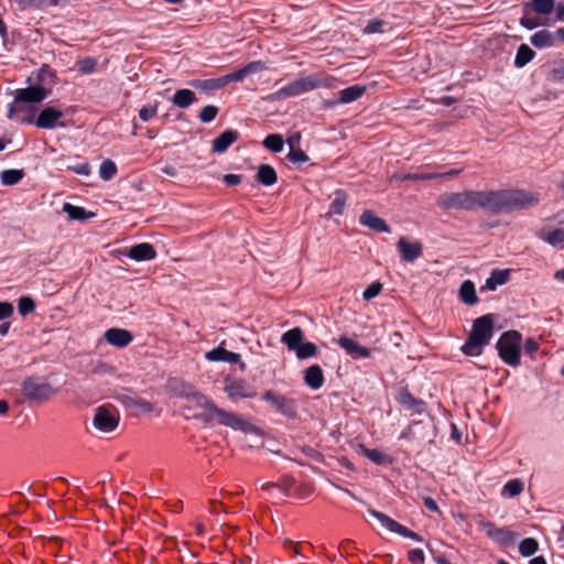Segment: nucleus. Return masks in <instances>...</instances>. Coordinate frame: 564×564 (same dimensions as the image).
<instances>
[{"label":"nucleus","mask_w":564,"mask_h":564,"mask_svg":"<svg viewBox=\"0 0 564 564\" xmlns=\"http://www.w3.org/2000/svg\"><path fill=\"white\" fill-rule=\"evenodd\" d=\"M531 10H529V4L523 6V15L520 19V25L525 28L527 30H533L538 26L543 25V22L540 18L530 17Z\"/></svg>","instance_id":"obj_43"},{"label":"nucleus","mask_w":564,"mask_h":564,"mask_svg":"<svg viewBox=\"0 0 564 564\" xmlns=\"http://www.w3.org/2000/svg\"><path fill=\"white\" fill-rule=\"evenodd\" d=\"M104 337L108 344L118 348L127 347L133 340L129 330L116 327L107 329Z\"/></svg>","instance_id":"obj_19"},{"label":"nucleus","mask_w":564,"mask_h":564,"mask_svg":"<svg viewBox=\"0 0 564 564\" xmlns=\"http://www.w3.org/2000/svg\"><path fill=\"white\" fill-rule=\"evenodd\" d=\"M66 170L84 176H88L91 173V167L87 161L67 165Z\"/></svg>","instance_id":"obj_54"},{"label":"nucleus","mask_w":564,"mask_h":564,"mask_svg":"<svg viewBox=\"0 0 564 564\" xmlns=\"http://www.w3.org/2000/svg\"><path fill=\"white\" fill-rule=\"evenodd\" d=\"M423 503H424L425 508L427 510L432 511V512H438L440 511V508H438L436 501L433 498H431V497H425L423 499Z\"/></svg>","instance_id":"obj_64"},{"label":"nucleus","mask_w":564,"mask_h":564,"mask_svg":"<svg viewBox=\"0 0 564 564\" xmlns=\"http://www.w3.org/2000/svg\"><path fill=\"white\" fill-rule=\"evenodd\" d=\"M524 490V482L519 478L510 479L502 487L501 496L505 498H514Z\"/></svg>","instance_id":"obj_35"},{"label":"nucleus","mask_w":564,"mask_h":564,"mask_svg":"<svg viewBox=\"0 0 564 564\" xmlns=\"http://www.w3.org/2000/svg\"><path fill=\"white\" fill-rule=\"evenodd\" d=\"M55 73L48 65H43L37 73V85H51L54 84Z\"/></svg>","instance_id":"obj_46"},{"label":"nucleus","mask_w":564,"mask_h":564,"mask_svg":"<svg viewBox=\"0 0 564 564\" xmlns=\"http://www.w3.org/2000/svg\"><path fill=\"white\" fill-rule=\"evenodd\" d=\"M527 4H529V10L541 15L550 14L555 8L554 0H530Z\"/></svg>","instance_id":"obj_37"},{"label":"nucleus","mask_w":564,"mask_h":564,"mask_svg":"<svg viewBox=\"0 0 564 564\" xmlns=\"http://www.w3.org/2000/svg\"><path fill=\"white\" fill-rule=\"evenodd\" d=\"M486 534L501 544H509L512 541V532L506 528H498L492 522L482 523Z\"/></svg>","instance_id":"obj_21"},{"label":"nucleus","mask_w":564,"mask_h":564,"mask_svg":"<svg viewBox=\"0 0 564 564\" xmlns=\"http://www.w3.org/2000/svg\"><path fill=\"white\" fill-rule=\"evenodd\" d=\"M261 399L270 403L278 413L290 420L297 417V401L273 390L265 391Z\"/></svg>","instance_id":"obj_8"},{"label":"nucleus","mask_w":564,"mask_h":564,"mask_svg":"<svg viewBox=\"0 0 564 564\" xmlns=\"http://www.w3.org/2000/svg\"><path fill=\"white\" fill-rule=\"evenodd\" d=\"M397 403L412 415L426 412L427 404L424 400L415 398L406 387H400L394 397Z\"/></svg>","instance_id":"obj_10"},{"label":"nucleus","mask_w":564,"mask_h":564,"mask_svg":"<svg viewBox=\"0 0 564 564\" xmlns=\"http://www.w3.org/2000/svg\"><path fill=\"white\" fill-rule=\"evenodd\" d=\"M543 240L553 247H557L564 243V228L554 229L547 232Z\"/></svg>","instance_id":"obj_48"},{"label":"nucleus","mask_w":564,"mask_h":564,"mask_svg":"<svg viewBox=\"0 0 564 564\" xmlns=\"http://www.w3.org/2000/svg\"><path fill=\"white\" fill-rule=\"evenodd\" d=\"M408 560L412 564H423L425 561V556L421 549H412L408 553Z\"/></svg>","instance_id":"obj_59"},{"label":"nucleus","mask_w":564,"mask_h":564,"mask_svg":"<svg viewBox=\"0 0 564 564\" xmlns=\"http://www.w3.org/2000/svg\"><path fill=\"white\" fill-rule=\"evenodd\" d=\"M63 212L66 213L68 218L72 220L84 221L93 216V214L87 213L85 208L72 205L70 203H65L63 205Z\"/></svg>","instance_id":"obj_36"},{"label":"nucleus","mask_w":564,"mask_h":564,"mask_svg":"<svg viewBox=\"0 0 564 564\" xmlns=\"http://www.w3.org/2000/svg\"><path fill=\"white\" fill-rule=\"evenodd\" d=\"M25 112V116H29L30 113L35 115V108L30 106L29 104H19L17 108H14V100L9 105L8 108V118L9 119H15L21 122V119L23 117H20V113Z\"/></svg>","instance_id":"obj_39"},{"label":"nucleus","mask_w":564,"mask_h":564,"mask_svg":"<svg viewBox=\"0 0 564 564\" xmlns=\"http://www.w3.org/2000/svg\"><path fill=\"white\" fill-rule=\"evenodd\" d=\"M158 101H155L153 105H149V106H143L140 110H139V117L142 121L147 122L149 120H151L152 118H154L158 113Z\"/></svg>","instance_id":"obj_53"},{"label":"nucleus","mask_w":564,"mask_h":564,"mask_svg":"<svg viewBox=\"0 0 564 564\" xmlns=\"http://www.w3.org/2000/svg\"><path fill=\"white\" fill-rule=\"evenodd\" d=\"M118 423L119 415L116 413L115 409L107 405L97 408L93 420V424L97 430L101 432H111L118 426Z\"/></svg>","instance_id":"obj_11"},{"label":"nucleus","mask_w":564,"mask_h":564,"mask_svg":"<svg viewBox=\"0 0 564 564\" xmlns=\"http://www.w3.org/2000/svg\"><path fill=\"white\" fill-rule=\"evenodd\" d=\"M334 195L335 197L330 204V213L335 215H343L348 195L344 189H336Z\"/></svg>","instance_id":"obj_38"},{"label":"nucleus","mask_w":564,"mask_h":564,"mask_svg":"<svg viewBox=\"0 0 564 564\" xmlns=\"http://www.w3.org/2000/svg\"><path fill=\"white\" fill-rule=\"evenodd\" d=\"M21 11L43 10L51 7H57L63 0H13Z\"/></svg>","instance_id":"obj_25"},{"label":"nucleus","mask_w":564,"mask_h":564,"mask_svg":"<svg viewBox=\"0 0 564 564\" xmlns=\"http://www.w3.org/2000/svg\"><path fill=\"white\" fill-rule=\"evenodd\" d=\"M189 86H192L195 89H198L204 94H209L212 91L224 88L220 77L210 79H192L189 82Z\"/></svg>","instance_id":"obj_30"},{"label":"nucleus","mask_w":564,"mask_h":564,"mask_svg":"<svg viewBox=\"0 0 564 564\" xmlns=\"http://www.w3.org/2000/svg\"><path fill=\"white\" fill-rule=\"evenodd\" d=\"M257 180L264 186H272L278 181V174L271 165L261 164L258 167Z\"/></svg>","instance_id":"obj_32"},{"label":"nucleus","mask_w":564,"mask_h":564,"mask_svg":"<svg viewBox=\"0 0 564 564\" xmlns=\"http://www.w3.org/2000/svg\"><path fill=\"white\" fill-rule=\"evenodd\" d=\"M21 392L30 403H44L52 398L55 390L42 378L31 376L22 381Z\"/></svg>","instance_id":"obj_6"},{"label":"nucleus","mask_w":564,"mask_h":564,"mask_svg":"<svg viewBox=\"0 0 564 564\" xmlns=\"http://www.w3.org/2000/svg\"><path fill=\"white\" fill-rule=\"evenodd\" d=\"M494 336V316L485 314L473 322L471 330L462 347L466 356L476 357L482 354Z\"/></svg>","instance_id":"obj_3"},{"label":"nucleus","mask_w":564,"mask_h":564,"mask_svg":"<svg viewBox=\"0 0 564 564\" xmlns=\"http://www.w3.org/2000/svg\"><path fill=\"white\" fill-rule=\"evenodd\" d=\"M241 178H242V176L238 175V174H225L223 177V181L228 186H236L241 183Z\"/></svg>","instance_id":"obj_63"},{"label":"nucleus","mask_w":564,"mask_h":564,"mask_svg":"<svg viewBox=\"0 0 564 564\" xmlns=\"http://www.w3.org/2000/svg\"><path fill=\"white\" fill-rule=\"evenodd\" d=\"M383 24H384V22L380 19L370 20V21H368L367 25L365 26L364 32L367 34L382 32Z\"/></svg>","instance_id":"obj_57"},{"label":"nucleus","mask_w":564,"mask_h":564,"mask_svg":"<svg viewBox=\"0 0 564 564\" xmlns=\"http://www.w3.org/2000/svg\"><path fill=\"white\" fill-rule=\"evenodd\" d=\"M97 61L94 57H84L77 62V69L80 74H93L96 70Z\"/></svg>","instance_id":"obj_51"},{"label":"nucleus","mask_w":564,"mask_h":564,"mask_svg":"<svg viewBox=\"0 0 564 564\" xmlns=\"http://www.w3.org/2000/svg\"><path fill=\"white\" fill-rule=\"evenodd\" d=\"M224 390L231 400L248 399L254 395L243 380L226 379Z\"/></svg>","instance_id":"obj_18"},{"label":"nucleus","mask_w":564,"mask_h":564,"mask_svg":"<svg viewBox=\"0 0 564 564\" xmlns=\"http://www.w3.org/2000/svg\"><path fill=\"white\" fill-rule=\"evenodd\" d=\"M325 378L321 366L312 365L304 371V382L313 390H318L324 384Z\"/></svg>","instance_id":"obj_23"},{"label":"nucleus","mask_w":564,"mask_h":564,"mask_svg":"<svg viewBox=\"0 0 564 564\" xmlns=\"http://www.w3.org/2000/svg\"><path fill=\"white\" fill-rule=\"evenodd\" d=\"M301 139L300 133H295L293 137L288 139L290 145V152L286 155V160L293 164L301 165L310 161L308 155L301 149H296L295 145Z\"/></svg>","instance_id":"obj_22"},{"label":"nucleus","mask_w":564,"mask_h":564,"mask_svg":"<svg viewBox=\"0 0 564 564\" xmlns=\"http://www.w3.org/2000/svg\"><path fill=\"white\" fill-rule=\"evenodd\" d=\"M117 172V165L110 159L104 160L99 166V176L104 181L112 180L116 176Z\"/></svg>","instance_id":"obj_42"},{"label":"nucleus","mask_w":564,"mask_h":564,"mask_svg":"<svg viewBox=\"0 0 564 564\" xmlns=\"http://www.w3.org/2000/svg\"><path fill=\"white\" fill-rule=\"evenodd\" d=\"M337 344L352 358L362 359L371 356V350L368 347L359 345L354 339L347 336H340Z\"/></svg>","instance_id":"obj_17"},{"label":"nucleus","mask_w":564,"mask_h":564,"mask_svg":"<svg viewBox=\"0 0 564 564\" xmlns=\"http://www.w3.org/2000/svg\"><path fill=\"white\" fill-rule=\"evenodd\" d=\"M120 252L137 262L153 260L158 254L154 247L149 242L133 245L130 248H124Z\"/></svg>","instance_id":"obj_13"},{"label":"nucleus","mask_w":564,"mask_h":564,"mask_svg":"<svg viewBox=\"0 0 564 564\" xmlns=\"http://www.w3.org/2000/svg\"><path fill=\"white\" fill-rule=\"evenodd\" d=\"M367 88L362 85H351L349 87L344 88L339 91V104H350L358 100L365 93Z\"/></svg>","instance_id":"obj_28"},{"label":"nucleus","mask_w":564,"mask_h":564,"mask_svg":"<svg viewBox=\"0 0 564 564\" xmlns=\"http://www.w3.org/2000/svg\"><path fill=\"white\" fill-rule=\"evenodd\" d=\"M361 453L369 459L371 460L372 463H375L376 465H379V466H382V465H388V464H391L392 463V459L389 455L384 454L383 452L379 451V449H371V448H367L365 446H361Z\"/></svg>","instance_id":"obj_34"},{"label":"nucleus","mask_w":564,"mask_h":564,"mask_svg":"<svg viewBox=\"0 0 564 564\" xmlns=\"http://www.w3.org/2000/svg\"><path fill=\"white\" fill-rule=\"evenodd\" d=\"M218 112H219L218 107H216L214 105H207L200 109V111L198 113V119L203 123H209L217 117Z\"/></svg>","instance_id":"obj_47"},{"label":"nucleus","mask_w":564,"mask_h":564,"mask_svg":"<svg viewBox=\"0 0 564 564\" xmlns=\"http://www.w3.org/2000/svg\"><path fill=\"white\" fill-rule=\"evenodd\" d=\"M556 41V32L552 33L549 30L538 31L530 37L531 44L536 48L552 47Z\"/></svg>","instance_id":"obj_24"},{"label":"nucleus","mask_w":564,"mask_h":564,"mask_svg":"<svg viewBox=\"0 0 564 564\" xmlns=\"http://www.w3.org/2000/svg\"><path fill=\"white\" fill-rule=\"evenodd\" d=\"M304 333L302 328L294 327L292 329H289L282 335L281 341L286 345L289 350L295 351V349L301 345L303 341Z\"/></svg>","instance_id":"obj_31"},{"label":"nucleus","mask_w":564,"mask_h":564,"mask_svg":"<svg viewBox=\"0 0 564 564\" xmlns=\"http://www.w3.org/2000/svg\"><path fill=\"white\" fill-rule=\"evenodd\" d=\"M438 175L440 174H437V173L414 172V173L403 174L401 176V180L402 181H414V182L430 181V180L438 178Z\"/></svg>","instance_id":"obj_50"},{"label":"nucleus","mask_w":564,"mask_h":564,"mask_svg":"<svg viewBox=\"0 0 564 564\" xmlns=\"http://www.w3.org/2000/svg\"><path fill=\"white\" fill-rule=\"evenodd\" d=\"M459 300L468 306H474L479 299L476 293L475 284L470 280H465L458 291Z\"/></svg>","instance_id":"obj_26"},{"label":"nucleus","mask_w":564,"mask_h":564,"mask_svg":"<svg viewBox=\"0 0 564 564\" xmlns=\"http://www.w3.org/2000/svg\"><path fill=\"white\" fill-rule=\"evenodd\" d=\"M64 117V112L54 107H45L40 111L37 117L35 115L30 113L29 116H24L21 119V123H34L37 128L41 129H54L57 127L64 128L66 124L61 121Z\"/></svg>","instance_id":"obj_7"},{"label":"nucleus","mask_w":564,"mask_h":564,"mask_svg":"<svg viewBox=\"0 0 564 564\" xmlns=\"http://www.w3.org/2000/svg\"><path fill=\"white\" fill-rule=\"evenodd\" d=\"M296 357L301 360L314 357L317 354V346L314 343L306 341L295 349Z\"/></svg>","instance_id":"obj_44"},{"label":"nucleus","mask_w":564,"mask_h":564,"mask_svg":"<svg viewBox=\"0 0 564 564\" xmlns=\"http://www.w3.org/2000/svg\"><path fill=\"white\" fill-rule=\"evenodd\" d=\"M294 484L295 481L292 477H283L280 482H276L278 490L284 496H289Z\"/></svg>","instance_id":"obj_58"},{"label":"nucleus","mask_w":564,"mask_h":564,"mask_svg":"<svg viewBox=\"0 0 564 564\" xmlns=\"http://www.w3.org/2000/svg\"><path fill=\"white\" fill-rule=\"evenodd\" d=\"M209 361H223L228 364H238L241 370H246V362L241 361L240 354L229 351L221 346H218L205 354Z\"/></svg>","instance_id":"obj_15"},{"label":"nucleus","mask_w":564,"mask_h":564,"mask_svg":"<svg viewBox=\"0 0 564 564\" xmlns=\"http://www.w3.org/2000/svg\"><path fill=\"white\" fill-rule=\"evenodd\" d=\"M368 512H369V514L371 517L376 518L389 531H391L393 533H397V534H400V535H402L404 538L414 540L416 542H422L423 541V538L420 534H417L414 531H411L410 529H408L406 527L402 525L401 523H399L398 521L393 520L392 518L388 517L383 512H380V511H378L376 509H372V508H369Z\"/></svg>","instance_id":"obj_9"},{"label":"nucleus","mask_w":564,"mask_h":564,"mask_svg":"<svg viewBox=\"0 0 564 564\" xmlns=\"http://www.w3.org/2000/svg\"><path fill=\"white\" fill-rule=\"evenodd\" d=\"M239 132L237 130L228 129L221 132L213 140L212 149L215 153H224L228 148L238 140Z\"/></svg>","instance_id":"obj_20"},{"label":"nucleus","mask_w":564,"mask_h":564,"mask_svg":"<svg viewBox=\"0 0 564 564\" xmlns=\"http://www.w3.org/2000/svg\"><path fill=\"white\" fill-rule=\"evenodd\" d=\"M333 86V78L328 75L315 73L305 77H300L283 86L273 94L274 99H285L304 93L317 89L329 88Z\"/></svg>","instance_id":"obj_4"},{"label":"nucleus","mask_w":564,"mask_h":564,"mask_svg":"<svg viewBox=\"0 0 564 564\" xmlns=\"http://www.w3.org/2000/svg\"><path fill=\"white\" fill-rule=\"evenodd\" d=\"M13 314V305L9 302H0V321Z\"/></svg>","instance_id":"obj_62"},{"label":"nucleus","mask_w":564,"mask_h":564,"mask_svg":"<svg viewBox=\"0 0 564 564\" xmlns=\"http://www.w3.org/2000/svg\"><path fill=\"white\" fill-rule=\"evenodd\" d=\"M171 100L178 108L186 109L191 105L195 104L197 98L194 91L183 88L177 89Z\"/></svg>","instance_id":"obj_29"},{"label":"nucleus","mask_w":564,"mask_h":564,"mask_svg":"<svg viewBox=\"0 0 564 564\" xmlns=\"http://www.w3.org/2000/svg\"><path fill=\"white\" fill-rule=\"evenodd\" d=\"M50 94V89L42 85H33L28 88H20L15 90L14 95V108L19 104H39L43 101Z\"/></svg>","instance_id":"obj_12"},{"label":"nucleus","mask_w":564,"mask_h":564,"mask_svg":"<svg viewBox=\"0 0 564 564\" xmlns=\"http://www.w3.org/2000/svg\"><path fill=\"white\" fill-rule=\"evenodd\" d=\"M549 80L553 83L564 82V63L554 66L549 73Z\"/></svg>","instance_id":"obj_56"},{"label":"nucleus","mask_w":564,"mask_h":564,"mask_svg":"<svg viewBox=\"0 0 564 564\" xmlns=\"http://www.w3.org/2000/svg\"><path fill=\"white\" fill-rule=\"evenodd\" d=\"M246 77H247L246 72L241 67L235 72H231L225 76H221L220 80H221L223 87H225L226 85H228L229 83H232V82H242Z\"/></svg>","instance_id":"obj_52"},{"label":"nucleus","mask_w":564,"mask_h":564,"mask_svg":"<svg viewBox=\"0 0 564 564\" xmlns=\"http://www.w3.org/2000/svg\"><path fill=\"white\" fill-rule=\"evenodd\" d=\"M397 248L404 262H414L423 253V245L420 241L409 242L405 237L398 240Z\"/></svg>","instance_id":"obj_14"},{"label":"nucleus","mask_w":564,"mask_h":564,"mask_svg":"<svg viewBox=\"0 0 564 564\" xmlns=\"http://www.w3.org/2000/svg\"><path fill=\"white\" fill-rule=\"evenodd\" d=\"M197 404L208 411L206 415V421L210 422L213 420H217L219 424L224 426L231 427L236 431H241L243 433H250L260 435L261 430L236 414L235 412H228L218 408L210 399L202 393H196L194 395Z\"/></svg>","instance_id":"obj_2"},{"label":"nucleus","mask_w":564,"mask_h":564,"mask_svg":"<svg viewBox=\"0 0 564 564\" xmlns=\"http://www.w3.org/2000/svg\"><path fill=\"white\" fill-rule=\"evenodd\" d=\"M538 549L539 543L533 538H525L519 544V553L525 557L533 555L538 551Z\"/></svg>","instance_id":"obj_45"},{"label":"nucleus","mask_w":564,"mask_h":564,"mask_svg":"<svg viewBox=\"0 0 564 564\" xmlns=\"http://www.w3.org/2000/svg\"><path fill=\"white\" fill-rule=\"evenodd\" d=\"M246 72V76L260 72L264 68V64L261 61H254L242 67Z\"/></svg>","instance_id":"obj_60"},{"label":"nucleus","mask_w":564,"mask_h":564,"mask_svg":"<svg viewBox=\"0 0 564 564\" xmlns=\"http://www.w3.org/2000/svg\"><path fill=\"white\" fill-rule=\"evenodd\" d=\"M524 352L532 356L539 350V343L534 338H527L523 345Z\"/></svg>","instance_id":"obj_61"},{"label":"nucleus","mask_w":564,"mask_h":564,"mask_svg":"<svg viewBox=\"0 0 564 564\" xmlns=\"http://www.w3.org/2000/svg\"><path fill=\"white\" fill-rule=\"evenodd\" d=\"M382 291V284L380 282H373L366 288L362 293V297L366 301H370L377 297Z\"/></svg>","instance_id":"obj_55"},{"label":"nucleus","mask_w":564,"mask_h":564,"mask_svg":"<svg viewBox=\"0 0 564 564\" xmlns=\"http://www.w3.org/2000/svg\"><path fill=\"white\" fill-rule=\"evenodd\" d=\"M522 335L518 330H507L499 337L496 349L501 360L513 368L521 362Z\"/></svg>","instance_id":"obj_5"},{"label":"nucleus","mask_w":564,"mask_h":564,"mask_svg":"<svg viewBox=\"0 0 564 564\" xmlns=\"http://www.w3.org/2000/svg\"><path fill=\"white\" fill-rule=\"evenodd\" d=\"M510 276V270L508 269H494L489 275V278L486 280L485 286L481 288V291L484 289L495 291L498 285H503L509 281Z\"/></svg>","instance_id":"obj_27"},{"label":"nucleus","mask_w":564,"mask_h":564,"mask_svg":"<svg viewBox=\"0 0 564 564\" xmlns=\"http://www.w3.org/2000/svg\"><path fill=\"white\" fill-rule=\"evenodd\" d=\"M24 176L23 170L10 169L0 174V181L3 185L12 186L18 184Z\"/></svg>","instance_id":"obj_40"},{"label":"nucleus","mask_w":564,"mask_h":564,"mask_svg":"<svg viewBox=\"0 0 564 564\" xmlns=\"http://www.w3.org/2000/svg\"><path fill=\"white\" fill-rule=\"evenodd\" d=\"M534 57L535 52L528 44H521L517 50L514 66L517 68H522L528 65Z\"/></svg>","instance_id":"obj_33"},{"label":"nucleus","mask_w":564,"mask_h":564,"mask_svg":"<svg viewBox=\"0 0 564 564\" xmlns=\"http://www.w3.org/2000/svg\"><path fill=\"white\" fill-rule=\"evenodd\" d=\"M35 302L30 296H21L18 302V311L21 316H26L35 310Z\"/></svg>","instance_id":"obj_49"},{"label":"nucleus","mask_w":564,"mask_h":564,"mask_svg":"<svg viewBox=\"0 0 564 564\" xmlns=\"http://www.w3.org/2000/svg\"><path fill=\"white\" fill-rule=\"evenodd\" d=\"M535 194L523 189L446 192L437 197L442 209L476 210L502 214L536 205Z\"/></svg>","instance_id":"obj_1"},{"label":"nucleus","mask_w":564,"mask_h":564,"mask_svg":"<svg viewBox=\"0 0 564 564\" xmlns=\"http://www.w3.org/2000/svg\"><path fill=\"white\" fill-rule=\"evenodd\" d=\"M263 147L273 153H280L284 147V140L281 134L272 133L264 138Z\"/></svg>","instance_id":"obj_41"},{"label":"nucleus","mask_w":564,"mask_h":564,"mask_svg":"<svg viewBox=\"0 0 564 564\" xmlns=\"http://www.w3.org/2000/svg\"><path fill=\"white\" fill-rule=\"evenodd\" d=\"M359 223L364 227H368L375 232H390L391 228L387 221L379 217L373 210L366 209L359 217Z\"/></svg>","instance_id":"obj_16"}]
</instances>
